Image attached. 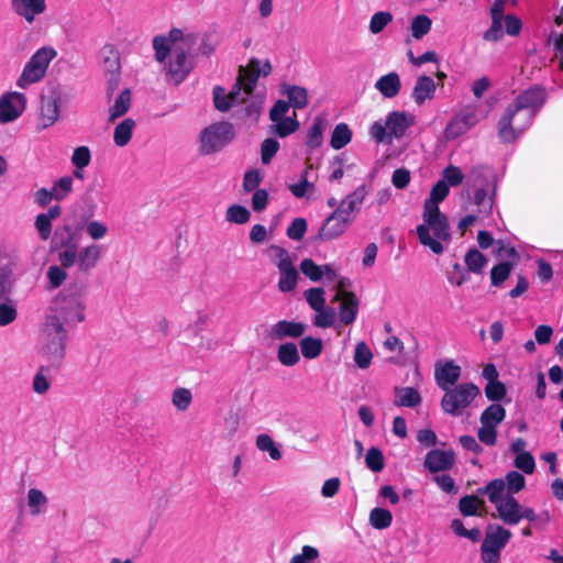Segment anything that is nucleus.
Listing matches in <instances>:
<instances>
[{
	"mask_svg": "<svg viewBox=\"0 0 563 563\" xmlns=\"http://www.w3.org/2000/svg\"><path fill=\"white\" fill-rule=\"evenodd\" d=\"M272 70L268 60L253 58L246 67H241L236 82L228 92L224 88L217 86L213 88V102L217 110L221 112L229 111L232 107L245 104L242 117L252 122L257 121L264 95L254 93L257 79L267 76Z\"/></svg>",
	"mask_w": 563,
	"mask_h": 563,
	"instance_id": "f257e3e1",
	"label": "nucleus"
},
{
	"mask_svg": "<svg viewBox=\"0 0 563 563\" xmlns=\"http://www.w3.org/2000/svg\"><path fill=\"white\" fill-rule=\"evenodd\" d=\"M195 33H185L180 29H172L167 35L153 38V48L157 62L164 64L168 80L181 84L194 69V57L188 53L196 44Z\"/></svg>",
	"mask_w": 563,
	"mask_h": 563,
	"instance_id": "f03ea898",
	"label": "nucleus"
},
{
	"mask_svg": "<svg viewBox=\"0 0 563 563\" xmlns=\"http://www.w3.org/2000/svg\"><path fill=\"white\" fill-rule=\"evenodd\" d=\"M545 99V90L540 87H530L516 96L498 121L497 133L500 141H517L531 126Z\"/></svg>",
	"mask_w": 563,
	"mask_h": 563,
	"instance_id": "7ed1b4c3",
	"label": "nucleus"
},
{
	"mask_svg": "<svg viewBox=\"0 0 563 563\" xmlns=\"http://www.w3.org/2000/svg\"><path fill=\"white\" fill-rule=\"evenodd\" d=\"M445 181H437L423 203L422 223L416 228L419 242L434 254H442L451 241L448 217L440 211L439 203L449 195Z\"/></svg>",
	"mask_w": 563,
	"mask_h": 563,
	"instance_id": "20e7f679",
	"label": "nucleus"
},
{
	"mask_svg": "<svg viewBox=\"0 0 563 563\" xmlns=\"http://www.w3.org/2000/svg\"><path fill=\"white\" fill-rule=\"evenodd\" d=\"M87 294L84 285L73 283L63 288L52 300L46 320H56L65 329H75L86 321Z\"/></svg>",
	"mask_w": 563,
	"mask_h": 563,
	"instance_id": "39448f33",
	"label": "nucleus"
},
{
	"mask_svg": "<svg viewBox=\"0 0 563 563\" xmlns=\"http://www.w3.org/2000/svg\"><path fill=\"white\" fill-rule=\"evenodd\" d=\"M54 242L56 247L63 249L58 253V262L65 268L75 264L81 272H89L95 268L101 260L104 247L98 243H89L81 249L73 242L71 228L64 225L63 231H56Z\"/></svg>",
	"mask_w": 563,
	"mask_h": 563,
	"instance_id": "423d86ee",
	"label": "nucleus"
},
{
	"mask_svg": "<svg viewBox=\"0 0 563 563\" xmlns=\"http://www.w3.org/2000/svg\"><path fill=\"white\" fill-rule=\"evenodd\" d=\"M462 198L465 200V209L489 217L495 207L496 183L489 178L487 170L482 167H473L466 175Z\"/></svg>",
	"mask_w": 563,
	"mask_h": 563,
	"instance_id": "0eeeda50",
	"label": "nucleus"
},
{
	"mask_svg": "<svg viewBox=\"0 0 563 563\" xmlns=\"http://www.w3.org/2000/svg\"><path fill=\"white\" fill-rule=\"evenodd\" d=\"M68 341V329L56 320L44 319L40 329L36 353L51 366L58 367L66 357Z\"/></svg>",
	"mask_w": 563,
	"mask_h": 563,
	"instance_id": "6e6552de",
	"label": "nucleus"
},
{
	"mask_svg": "<svg viewBox=\"0 0 563 563\" xmlns=\"http://www.w3.org/2000/svg\"><path fill=\"white\" fill-rule=\"evenodd\" d=\"M57 52L51 46L38 48L25 64L16 86L26 89L29 86L41 81L48 68L49 63L56 57Z\"/></svg>",
	"mask_w": 563,
	"mask_h": 563,
	"instance_id": "1a4fd4ad",
	"label": "nucleus"
},
{
	"mask_svg": "<svg viewBox=\"0 0 563 563\" xmlns=\"http://www.w3.org/2000/svg\"><path fill=\"white\" fill-rule=\"evenodd\" d=\"M443 391L441 408L445 413L454 417L462 415L481 394L479 388L473 383H461Z\"/></svg>",
	"mask_w": 563,
	"mask_h": 563,
	"instance_id": "9d476101",
	"label": "nucleus"
},
{
	"mask_svg": "<svg viewBox=\"0 0 563 563\" xmlns=\"http://www.w3.org/2000/svg\"><path fill=\"white\" fill-rule=\"evenodd\" d=\"M234 128L229 122H217L205 128L200 133V148L203 154L220 151L234 139Z\"/></svg>",
	"mask_w": 563,
	"mask_h": 563,
	"instance_id": "9b49d317",
	"label": "nucleus"
},
{
	"mask_svg": "<svg viewBox=\"0 0 563 563\" xmlns=\"http://www.w3.org/2000/svg\"><path fill=\"white\" fill-rule=\"evenodd\" d=\"M19 263L16 249L10 244L0 243V296L13 292Z\"/></svg>",
	"mask_w": 563,
	"mask_h": 563,
	"instance_id": "f8f14e48",
	"label": "nucleus"
},
{
	"mask_svg": "<svg viewBox=\"0 0 563 563\" xmlns=\"http://www.w3.org/2000/svg\"><path fill=\"white\" fill-rule=\"evenodd\" d=\"M506 418V410L500 404L489 405L481 415L482 427L477 431L478 440L485 445H495L497 441V426Z\"/></svg>",
	"mask_w": 563,
	"mask_h": 563,
	"instance_id": "ddd939ff",
	"label": "nucleus"
},
{
	"mask_svg": "<svg viewBox=\"0 0 563 563\" xmlns=\"http://www.w3.org/2000/svg\"><path fill=\"white\" fill-rule=\"evenodd\" d=\"M511 532L500 526L490 527L482 544V561L484 563H496L499 560L500 551L511 538Z\"/></svg>",
	"mask_w": 563,
	"mask_h": 563,
	"instance_id": "4468645a",
	"label": "nucleus"
},
{
	"mask_svg": "<svg viewBox=\"0 0 563 563\" xmlns=\"http://www.w3.org/2000/svg\"><path fill=\"white\" fill-rule=\"evenodd\" d=\"M343 210H334L323 222L319 230L318 236L322 241H332L342 236L353 218L343 214Z\"/></svg>",
	"mask_w": 563,
	"mask_h": 563,
	"instance_id": "2eb2a0df",
	"label": "nucleus"
},
{
	"mask_svg": "<svg viewBox=\"0 0 563 563\" xmlns=\"http://www.w3.org/2000/svg\"><path fill=\"white\" fill-rule=\"evenodd\" d=\"M26 98L23 93L12 91L0 97V123L16 120L25 110Z\"/></svg>",
	"mask_w": 563,
	"mask_h": 563,
	"instance_id": "dca6fc26",
	"label": "nucleus"
},
{
	"mask_svg": "<svg viewBox=\"0 0 563 563\" xmlns=\"http://www.w3.org/2000/svg\"><path fill=\"white\" fill-rule=\"evenodd\" d=\"M12 11L27 24L47 11L46 0H11Z\"/></svg>",
	"mask_w": 563,
	"mask_h": 563,
	"instance_id": "f3484780",
	"label": "nucleus"
},
{
	"mask_svg": "<svg viewBox=\"0 0 563 563\" xmlns=\"http://www.w3.org/2000/svg\"><path fill=\"white\" fill-rule=\"evenodd\" d=\"M59 97L57 93L44 96L41 100L38 130L52 126L59 119Z\"/></svg>",
	"mask_w": 563,
	"mask_h": 563,
	"instance_id": "a211bd4d",
	"label": "nucleus"
},
{
	"mask_svg": "<svg viewBox=\"0 0 563 563\" xmlns=\"http://www.w3.org/2000/svg\"><path fill=\"white\" fill-rule=\"evenodd\" d=\"M461 377V367L453 361H446L442 365H435L434 378L440 389L446 390L454 387Z\"/></svg>",
	"mask_w": 563,
	"mask_h": 563,
	"instance_id": "6ab92c4d",
	"label": "nucleus"
},
{
	"mask_svg": "<svg viewBox=\"0 0 563 563\" xmlns=\"http://www.w3.org/2000/svg\"><path fill=\"white\" fill-rule=\"evenodd\" d=\"M333 301H340L339 318L343 324H352L358 312L360 301L354 292L335 295Z\"/></svg>",
	"mask_w": 563,
	"mask_h": 563,
	"instance_id": "aec40b11",
	"label": "nucleus"
},
{
	"mask_svg": "<svg viewBox=\"0 0 563 563\" xmlns=\"http://www.w3.org/2000/svg\"><path fill=\"white\" fill-rule=\"evenodd\" d=\"M454 463L455 456L452 451L431 450L424 459V466L431 473L448 471Z\"/></svg>",
	"mask_w": 563,
	"mask_h": 563,
	"instance_id": "412c9836",
	"label": "nucleus"
},
{
	"mask_svg": "<svg viewBox=\"0 0 563 563\" xmlns=\"http://www.w3.org/2000/svg\"><path fill=\"white\" fill-rule=\"evenodd\" d=\"M385 122L389 136L400 139L408 128L413 124V117L402 111H393L388 113Z\"/></svg>",
	"mask_w": 563,
	"mask_h": 563,
	"instance_id": "4be33fe9",
	"label": "nucleus"
},
{
	"mask_svg": "<svg viewBox=\"0 0 563 563\" xmlns=\"http://www.w3.org/2000/svg\"><path fill=\"white\" fill-rule=\"evenodd\" d=\"M367 195V187L365 185H361L341 200L336 207V210H343L344 216H347V218H353L352 214L360 211L361 206L363 205Z\"/></svg>",
	"mask_w": 563,
	"mask_h": 563,
	"instance_id": "5701e85b",
	"label": "nucleus"
},
{
	"mask_svg": "<svg viewBox=\"0 0 563 563\" xmlns=\"http://www.w3.org/2000/svg\"><path fill=\"white\" fill-rule=\"evenodd\" d=\"M306 331V325L300 322L282 320L271 327L269 336L274 340L285 338H299Z\"/></svg>",
	"mask_w": 563,
	"mask_h": 563,
	"instance_id": "b1692460",
	"label": "nucleus"
},
{
	"mask_svg": "<svg viewBox=\"0 0 563 563\" xmlns=\"http://www.w3.org/2000/svg\"><path fill=\"white\" fill-rule=\"evenodd\" d=\"M499 518L507 525L515 526L519 523V512L521 505L514 496L505 495L504 500L496 506Z\"/></svg>",
	"mask_w": 563,
	"mask_h": 563,
	"instance_id": "393cba45",
	"label": "nucleus"
},
{
	"mask_svg": "<svg viewBox=\"0 0 563 563\" xmlns=\"http://www.w3.org/2000/svg\"><path fill=\"white\" fill-rule=\"evenodd\" d=\"M435 89L434 80L429 76L422 75L417 78L411 97L418 106H421L427 100L433 99Z\"/></svg>",
	"mask_w": 563,
	"mask_h": 563,
	"instance_id": "a878e982",
	"label": "nucleus"
},
{
	"mask_svg": "<svg viewBox=\"0 0 563 563\" xmlns=\"http://www.w3.org/2000/svg\"><path fill=\"white\" fill-rule=\"evenodd\" d=\"M102 66L104 71L109 75V81L117 82L120 73V58L113 45L108 44L101 48Z\"/></svg>",
	"mask_w": 563,
	"mask_h": 563,
	"instance_id": "bb28decb",
	"label": "nucleus"
},
{
	"mask_svg": "<svg viewBox=\"0 0 563 563\" xmlns=\"http://www.w3.org/2000/svg\"><path fill=\"white\" fill-rule=\"evenodd\" d=\"M375 88L388 99L396 97L401 88L400 77L396 71H390L379 77L375 82Z\"/></svg>",
	"mask_w": 563,
	"mask_h": 563,
	"instance_id": "cd10ccee",
	"label": "nucleus"
},
{
	"mask_svg": "<svg viewBox=\"0 0 563 563\" xmlns=\"http://www.w3.org/2000/svg\"><path fill=\"white\" fill-rule=\"evenodd\" d=\"M280 92L288 98V103L292 108L303 109L308 106V91L301 86L284 84Z\"/></svg>",
	"mask_w": 563,
	"mask_h": 563,
	"instance_id": "c85d7f7f",
	"label": "nucleus"
},
{
	"mask_svg": "<svg viewBox=\"0 0 563 563\" xmlns=\"http://www.w3.org/2000/svg\"><path fill=\"white\" fill-rule=\"evenodd\" d=\"M328 128V120L324 115H317L311 126L307 132V146L311 150H316L321 146L323 142V133Z\"/></svg>",
	"mask_w": 563,
	"mask_h": 563,
	"instance_id": "c756f323",
	"label": "nucleus"
},
{
	"mask_svg": "<svg viewBox=\"0 0 563 563\" xmlns=\"http://www.w3.org/2000/svg\"><path fill=\"white\" fill-rule=\"evenodd\" d=\"M49 364L40 365L32 378V389L37 395H45L52 386V368Z\"/></svg>",
	"mask_w": 563,
	"mask_h": 563,
	"instance_id": "7c9ffc66",
	"label": "nucleus"
},
{
	"mask_svg": "<svg viewBox=\"0 0 563 563\" xmlns=\"http://www.w3.org/2000/svg\"><path fill=\"white\" fill-rule=\"evenodd\" d=\"M18 318V302L11 295L0 296V327L13 323Z\"/></svg>",
	"mask_w": 563,
	"mask_h": 563,
	"instance_id": "2f4dec72",
	"label": "nucleus"
},
{
	"mask_svg": "<svg viewBox=\"0 0 563 563\" xmlns=\"http://www.w3.org/2000/svg\"><path fill=\"white\" fill-rule=\"evenodd\" d=\"M279 271V280H278V289L282 292H290L292 291L298 283V272L294 265V263L278 268Z\"/></svg>",
	"mask_w": 563,
	"mask_h": 563,
	"instance_id": "473e14b6",
	"label": "nucleus"
},
{
	"mask_svg": "<svg viewBox=\"0 0 563 563\" xmlns=\"http://www.w3.org/2000/svg\"><path fill=\"white\" fill-rule=\"evenodd\" d=\"M135 129V121L131 118H126L121 121L113 131V142L117 146H125L132 139L133 131Z\"/></svg>",
	"mask_w": 563,
	"mask_h": 563,
	"instance_id": "72a5a7b5",
	"label": "nucleus"
},
{
	"mask_svg": "<svg viewBox=\"0 0 563 563\" xmlns=\"http://www.w3.org/2000/svg\"><path fill=\"white\" fill-rule=\"evenodd\" d=\"M131 106V92L124 89L114 100L113 106L109 109V122H114L117 119L123 117Z\"/></svg>",
	"mask_w": 563,
	"mask_h": 563,
	"instance_id": "f704fd0d",
	"label": "nucleus"
},
{
	"mask_svg": "<svg viewBox=\"0 0 563 563\" xmlns=\"http://www.w3.org/2000/svg\"><path fill=\"white\" fill-rule=\"evenodd\" d=\"M507 492L506 483L501 478L490 481L484 488H479L478 493L487 495L488 499L495 506L504 500V493Z\"/></svg>",
	"mask_w": 563,
	"mask_h": 563,
	"instance_id": "c9c22d12",
	"label": "nucleus"
},
{
	"mask_svg": "<svg viewBox=\"0 0 563 563\" xmlns=\"http://www.w3.org/2000/svg\"><path fill=\"white\" fill-rule=\"evenodd\" d=\"M421 402L419 391L413 387L396 388V406L399 407H416Z\"/></svg>",
	"mask_w": 563,
	"mask_h": 563,
	"instance_id": "e433bc0d",
	"label": "nucleus"
},
{
	"mask_svg": "<svg viewBox=\"0 0 563 563\" xmlns=\"http://www.w3.org/2000/svg\"><path fill=\"white\" fill-rule=\"evenodd\" d=\"M26 501L30 508V514L32 516H37L45 511L48 499L42 490L31 488L27 492Z\"/></svg>",
	"mask_w": 563,
	"mask_h": 563,
	"instance_id": "4c0bfd02",
	"label": "nucleus"
},
{
	"mask_svg": "<svg viewBox=\"0 0 563 563\" xmlns=\"http://www.w3.org/2000/svg\"><path fill=\"white\" fill-rule=\"evenodd\" d=\"M352 140V131L346 123H339L332 131L330 145L334 150H341Z\"/></svg>",
	"mask_w": 563,
	"mask_h": 563,
	"instance_id": "58836bf2",
	"label": "nucleus"
},
{
	"mask_svg": "<svg viewBox=\"0 0 563 563\" xmlns=\"http://www.w3.org/2000/svg\"><path fill=\"white\" fill-rule=\"evenodd\" d=\"M298 129L299 122L296 119V114H294V117H286L274 121V124L271 126V132L279 137H286L295 133Z\"/></svg>",
	"mask_w": 563,
	"mask_h": 563,
	"instance_id": "ea45409f",
	"label": "nucleus"
},
{
	"mask_svg": "<svg viewBox=\"0 0 563 563\" xmlns=\"http://www.w3.org/2000/svg\"><path fill=\"white\" fill-rule=\"evenodd\" d=\"M277 358L285 366L296 365L300 360L297 345L291 342L282 344L277 351Z\"/></svg>",
	"mask_w": 563,
	"mask_h": 563,
	"instance_id": "a19ab883",
	"label": "nucleus"
},
{
	"mask_svg": "<svg viewBox=\"0 0 563 563\" xmlns=\"http://www.w3.org/2000/svg\"><path fill=\"white\" fill-rule=\"evenodd\" d=\"M310 168L311 166L302 170L299 183L288 186V189L296 198H303L314 191V184L308 180Z\"/></svg>",
	"mask_w": 563,
	"mask_h": 563,
	"instance_id": "79ce46f5",
	"label": "nucleus"
},
{
	"mask_svg": "<svg viewBox=\"0 0 563 563\" xmlns=\"http://www.w3.org/2000/svg\"><path fill=\"white\" fill-rule=\"evenodd\" d=\"M432 20L428 15L418 14L410 23L411 36L416 40H420L430 32Z\"/></svg>",
	"mask_w": 563,
	"mask_h": 563,
	"instance_id": "37998d69",
	"label": "nucleus"
},
{
	"mask_svg": "<svg viewBox=\"0 0 563 563\" xmlns=\"http://www.w3.org/2000/svg\"><path fill=\"white\" fill-rule=\"evenodd\" d=\"M255 444L260 451L267 452L272 460L279 461L282 459V452L271 435L266 433L258 434Z\"/></svg>",
	"mask_w": 563,
	"mask_h": 563,
	"instance_id": "c03bdc74",
	"label": "nucleus"
},
{
	"mask_svg": "<svg viewBox=\"0 0 563 563\" xmlns=\"http://www.w3.org/2000/svg\"><path fill=\"white\" fill-rule=\"evenodd\" d=\"M73 187L74 180L71 176L67 175L57 179L51 188L53 191L54 200L63 201L66 199L71 194Z\"/></svg>",
	"mask_w": 563,
	"mask_h": 563,
	"instance_id": "a18cd8bd",
	"label": "nucleus"
},
{
	"mask_svg": "<svg viewBox=\"0 0 563 563\" xmlns=\"http://www.w3.org/2000/svg\"><path fill=\"white\" fill-rule=\"evenodd\" d=\"M393 522V515L389 510L385 508L376 507L371 510L369 512V523L375 529H386L388 528Z\"/></svg>",
	"mask_w": 563,
	"mask_h": 563,
	"instance_id": "49530a36",
	"label": "nucleus"
},
{
	"mask_svg": "<svg viewBox=\"0 0 563 563\" xmlns=\"http://www.w3.org/2000/svg\"><path fill=\"white\" fill-rule=\"evenodd\" d=\"M85 233L92 241H100L104 239L109 233V227L107 223L100 220H88L84 225Z\"/></svg>",
	"mask_w": 563,
	"mask_h": 563,
	"instance_id": "de8ad7c7",
	"label": "nucleus"
},
{
	"mask_svg": "<svg viewBox=\"0 0 563 563\" xmlns=\"http://www.w3.org/2000/svg\"><path fill=\"white\" fill-rule=\"evenodd\" d=\"M394 16L389 11H377L369 20L368 30L372 34H379L389 23Z\"/></svg>",
	"mask_w": 563,
	"mask_h": 563,
	"instance_id": "09e8293b",
	"label": "nucleus"
},
{
	"mask_svg": "<svg viewBox=\"0 0 563 563\" xmlns=\"http://www.w3.org/2000/svg\"><path fill=\"white\" fill-rule=\"evenodd\" d=\"M322 341L320 339L307 336L300 341V349L303 357L312 360L318 357L322 352Z\"/></svg>",
	"mask_w": 563,
	"mask_h": 563,
	"instance_id": "8fccbe9b",
	"label": "nucleus"
},
{
	"mask_svg": "<svg viewBox=\"0 0 563 563\" xmlns=\"http://www.w3.org/2000/svg\"><path fill=\"white\" fill-rule=\"evenodd\" d=\"M192 401V394L190 389L185 387H177L172 394V404L179 411H186Z\"/></svg>",
	"mask_w": 563,
	"mask_h": 563,
	"instance_id": "3c124183",
	"label": "nucleus"
},
{
	"mask_svg": "<svg viewBox=\"0 0 563 563\" xmlns=\"http://www.w3.org/2000/svg\"><path fill=\"white\" fill-rule=\"evenodd\" d=\"M484 501L474 495H466L460 499L459 509L463 516H476Z\"/></svg>",
	"mask_w": 563,
	"mask_h": 563,
	"instance_id": "603ef678",
	"label": "nucleus"
},
{
	"mask_svg": "<svg viewBox=\"0 0 563 563\" xmlns=\"http://www.w3.org/2000/svg\"><path fill=\"white\" fill-rule=\"evenodd\" d=\"M316 316L313 318V324L318 328L327 329L334 324L336 313L332 307L327 305L321 310H314Z\"/></svg>",
	"mask_w": 563,
	"mask_h": 563,
	"instance_id": "864d4df0",
	"label": "nucleus"
},
{
	"mask_svg": "<svg viewBox=\"0 0 563 563\" xmlns=\"http://www.w3.org/2000/svg\"><path fill=\"white\" fill-rule=\"evenodd\" d=\"M504 481L506 483L507 496H512L526 487L525 476L517 471L508 472Z\"/></svg>",
	"mask_w": 563,
	"mask_h": 563,
	"instance_id": "5fc2aeb1",
	"label": "nucleus"
},
{
	"mask_svg": "<svg viewBox=\"0 0 563 563\" xmlns=\"http://www.w3.org/2000/svg\"><path fill=\"white\" fill-rule=\"evenodd\" d=\"M324 289L321 287H312L303 292V297L312 310H321L325 306Z\"/></svg>",
	"mask_w": 563,
	"mask_h": 563,
	"instance_id": "6e6d98bb",
	"label": "nucleus"
},
{
	"mask_svg": "<svg viewBox=\"0 0 563 563\" xmlns=\"http://www.w3.org/2000/svg\"><path fill=\"white\" fill-rule=\"evenodd\" d=\"M465 264L473 273H482L487 264V258L477 250H471L465 255Z\"/></svg>",
	"mask_w": 563,
	"mask_h": 563,
	"instance_id": "4d7b16f0",
	"label": "nucleus"
},
{
	"mask_svg": "<svg viewBox=\"0 0 563 563\" xmlns=\"http://www.w3.org/2000/svg\"><path fill=\"white\" fill-rule=\"evenodd\" d=\"M464 178L466 179L460 167L449 165L443 169L440 180L445 181L449 187H456L463 183Z\"/></svg>",
	"mask_w": 563,
	"mask_h": 563,
	"instance_id": "13d9d810",
	"label": "nucleus"
},
{
	"mask_svg": "<svg viewBox=\"0 0 563 563\" xmlns=\"http://www.w3.org/2000/svg\"><path fill=\"white\" fill-rule=\"evenodd\" d=\"M365 464L373 472H380L384 466V455L378 448L372 446L365 455Z\"/></svg>",
	"mask_w": 563,
	"mask_h": 563,
	"instance_id": "bf43d9fd",
	"label": "nucleus"
},
{
	"mask_svg": "<svg viewBox=\"0 0 563 563\" xmlns=\"http://www.w3.org/2000/svg\"><path fill=\"white\" fill-rule=\"evenodd\" d=\"M372 358L373 353L368 346L364 342H358L354 351V362L356 365L360 368L365 369L371 365Z\"/></svg>",
	"mask_w": 563,
	"mask_h": 563,
	"instance_id": "052dcab7",
	"label": "nucleus"
},
{
	"mask_svg": "<svg viewBox=\"0 0 563 563\" xmlns=\"http://www.w3.org/2000/svg\"><path fill=\"white\" fill-rule=\"evenodd\" d=\"M467 131H470L468 126L465 125V123L455 115L446 125L444 130V136L446 140H455L459 136L465 134Z\"/></svg>",
	"mask_w": 563,
	"mask_h": 563,
	"instance_id": "680f3d73",
	"label": "nucleus"
},
{
	"mask_svg": "<svg viewBox=\"0 0 563 563\" xmlns=\"http://www.w3.org/2000/svg\"><path fill=\"white\" fill-rule=\"evenodd\" d=\"M280 145L279 142L275 139L268 137L264 140L261 144V161L264 165H268L273 157L278 152Z\"/></svg>",
	"mask_w": 563,
	"mask_h": 563,
	"instance_id": "e2e57ef3",
	"label": "nucleus"
},
{
	"mask_svg": "<svg viewBox=\"0 0 563 563\" xmlns=\"http://www.w3.org/2000/svg\"><path fill=\"white\" fill-rule=\"evenodd\" d=\"M456 115L470 130L485 118V114L479 112L477 107H466Z\"/></svg>",
	"mask_w": 563,
	"mask_h": 563,
	"instance_id": "0e129e2a",
	"label": "nucleus"
},
{
	"mask_svg": "<svg viewBox=\"0 0 563 563\" xmlns=\"http://www.w3.org/2000/svg\"><path fill=\"white\" fill-rule=\"evenodd\" d=\"M91 162V152L90 148L86 145L78 146L74 150L70 163L73 167H88Z\"/></svg>",
	"mask_w": 563,
	"mask_h": 563,
	"instance_id": "69168bd1",
	"label": "nucleus"
},
{
	"mask_svg": "<svg viewBox=\"0 0 563 563\" xmlns=\"http://www.w3.org/2000/svg\"><path fill=\"white\" fill-rule=\"evenodd\" d=\"M250 211L240 205H233L227 210V220L232 223L243 224L250 220Z\"/></svg>",
	"mask_w": 563,
	"mask_h": 563,
	"instance_id": "338daca9",
	"label": "nucleus"
},
{
	"mask_svg": "<svg viewBox=\"0 0 563 563\" xmlns=\"http://www.w3.org/2000/svg\"><path fill=\"white\" fill-rule=\"evenodd\" d=\"M268 255L277 268H282L292 263L289 253L285 249L277 245H272L268 249Z\"/></svg>",
	"mask_w": 563,
	"mask_h": 563,
	"instance_id": "774afa93",
	"label": "nucleus"
}]
</instances>
